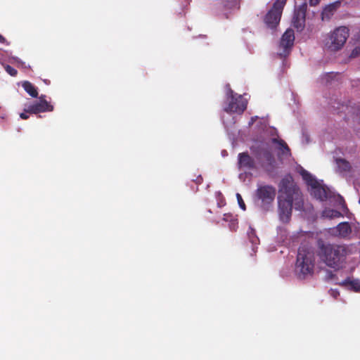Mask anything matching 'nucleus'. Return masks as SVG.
Instances as JSON below:
<instances>
[{
    "label": "nucleus",
    "instance_id": "28",
    "mask_svg": "<svg viewBox=\"0 0 360 360\" xmlns=\"http://www.w3.org/2000/svg\"><path fill=\"white\" fill-rule=\"evenodd\" d=\"M320 2V0H309V4L311 6H316Z\"/></svg>",
    "mask_w": 360,
    "mask_h": 360
},
{
    "label": "nucleus",
    "instance_id": "33",
    "mask_svg": "<svg viewBox=\"0 0 360 360\" xmlns=\"http://www.w3.org/2000/svg\"><path fill=\"white\" fill-rule=\"evenodd\" d=\"M359 204H360V198H359Z\"/></svg>",
    "mask_w": 360,
    "mask_h": 360
},
{
    "label": "nucleus",
    "instance_id": "3",
    "mask_svg": "<svg viewBox=\"0 0 360 360\" xmlns=\"http://www.w3.org/2000/svg\"><path fill=\"white\" fill-rule=\"evenodd\" d=\"M315 253L314 249L308 245H302L299 249L295 264V273L300 279H305L312 276L315 267Z\"/></svg>",
    "mask_w": 360,
    "mask_h": 360
},
{
    "label": "nucleus",
    "instance_id": "2",
    "mask_svg": "<svg viewBox=\"0 0 360 360\" xmlns=\"http://www.w3.org/2000/svg\"><path fill=\"white\" fill-rule=\"evenodd\" d=\"M318 256L326 266L335 269L342 268L346 262L348 248L345 245L318 243Z\"/></svg>",
    "mask_w": 360,
    "mask_h": 360
},
{
    "label": "nucleus",
    "instance_id": "17",
    "mask_svg": "<svg viewBox=\"0 0 360 360\" xmlns=\"http://www.w3.org/2000/svg\"><path fill=\"white\" fill-rule=\"evenodd\" d=\"M271 143L278 145V149L281 152L283 155H290V150L287 143L283 140L277 138H273L271 139Z\"/></svg>",
    "mask_w": 360,
    "mask_h": 360
},
{
    "label": "nucleus",
    "instance_id": "11",
    "mask_svg": "<svg viewBox=\"0 0 360 360\" xmlns=\"http://www.w3.org/2000/svg\"><path fill=\"white\" fill-rule=\"evenodd\" d=\"M307 8V3H303L295 10L292 23L297 31H302L304 28Z\"/></svg>",
    "mask_w": 360,
    "mask_h": 360
},
{
    "label": "nucleus",
    "instance_id": "20",
    "mask_svg": "<svg viewBox=\"0 0 360 360\" xmlns=\"http://www.w3.org/2000/svg\"><path fill=\"white\" fill-rule=\"evenodd\" d=\"M323 216L324 217H327L329 219H333V218H338L340 217H342V214L337 210H335L333 209H328V210H325L323 212Z\"/></svg>",
    "mask_w": 360,
    "mask_h": 360
},
{
    "label": "nucleus",
    "instance_id": "1",
    "mask_svg": "<svg viewBox=\"0 0 360 360\" xmlns=\"http://www.w3.org/2000/svg\"><path fill=\"white\" fill-rule=\"evenodd\" d=\"M278 188V205L279 217L283 222L287 223L290 219L293 204L295 210H303V197L291 175H287L283 177L279 184Z\"/></svg>",
    "mask_w": 360,
    "mask_h": 360
},
{
    "label": "nucleus",
    "instance_id": "31",
    "mask_svg": "<svg viewBox=\"0 0 360 360\" xmlns=\"http://www.w3.org/2000/svg\"><path fill=\"white\" fill-rule=\"evenodd\" d=\"M5 117H6V114H2V115H0V117H1V119H4V118H5Z\"/></svg>",
    "mask_w": 360,
    "mask_h": 360
},
{
    "label": "nucleus",
    "instance_id": "21",
    "mask_svg": "<svg viewBox=\"0 0 360 360\" xmlns=\"http://www.w3.org/2000/svg\"><path fill=\"white\" fill-rule=\"evenodd\" d=\"M240 1L241 0H226L224 6L226 9H238Z\"/></svg>",
    "mask_w": 360,
    "mask_h": 360
},
{
    "label": "nucleus",
    "instance_id": "16",
    "mask_svg": "<svg viewBox=\"0 0 360 360\" xmlns=\"http://www.w3.org/2000/svg\"><path fill=\"white\" fill-rule=\"evenodd\" d=\"M336 231L338 236L346 238L352 233V228L349 222H341L336 226Z\"/></svg>",
    "mask_w": 360,
    "mask_h": 360
},
{
    "label": "nucleus",
    "instance_id": "23",
    "mask_svg": "<svg viewBox=\"0 0 360 360\" xmlns=\"http://www.w3.org/2000/svg\"><path fill=\"white\" fill-rule=\"evenodd\" d=\"M335 10V6L333 5H330L328 6H327L323 11L322 13V15H323V18L325 16V15H327L328 16L329 15H332L333 11Z\"/></svg>",
    "mask_w": 360,
    "mask_h": 360
},
{
    "label": "nucleus",
    "instance_id": "13",
    "mask_svg": "<svg viewBox=\"0 0 360 360\" xmlns=\"http://www.w3.org/2000/svg\"><path fill=\"white\" fill-rule=\"evenodd\" d=\"M238 165L240 169H254L256 168L255 161L247 152L240 153L238 155Z\"/></svg>",
    "mask_w": 360,
    "mask_h": 360
},
{
    "label": "nucleus",
    "instance_id": "18",
    "mask_svg": "<svg viewBox=\"0 0 360 360\" xmlns=\"http://www.w3.org/2000/svg\"><path fill=\"white\" fill-rule=\"evenodd\" d=\"M22 86L24 90L32 97L37 98L38 96L37 89L31 82L25 81Z\"/></svg>",
    "mask_w": 360,
    "mask_h": 360
},
{
    "label": "nucleus",
    "instance_id": "24",
    "mask_svg": "<svg viewBox=\"0 0 360 360\" xmlns=\"http://www.w3.org/2000/svg\"><path fill=\"white\" fill-rule=\"evenodd\" d=\"M236 198H237V200H238V205L239 207L243 210H246V206H245V204L243 200V198L242 196L240 195V194L239 193H237L236 194Z\"/></svg>",
    "mask_w": 360,
    "mask_h": 360
},
{
    "label": "nucleus",
    "instance_id": "19",
    "mask_svg": "<svg viewBox=\"0 0 360 360\" xmlns=\"http://www.w3.org/2000/svg\"><path fill=\"white\" fill-rule=\"evenodd\" d=\"M223 219L229 221V228L232 231H236L238 227V219L231 214H224Z\"/></svg>",
    "mask_w": 360,
    "mask_h": 360
},
{
    "label": "nucleus",
    "instance_id": "6",
    "mask_svg": "<svg viewBox=\"0 0 360 360\" xmlns=\"http://www.w3.org/2000/svg\"><path fill=\"white\" fill-rule=\"evenodd\" d=\"M276 195L275 187L271 185L259 186L255 191V198L260 201V206L264 210H268L274 202Z\"/></svg>",
    "mask_w": 360,
    "mask_h": 360
},
{
    "label": "nucleus",
    "instance_id": "27",
    "mask_svg": "<svg viewBox=\"0 0 360 360\" xmlns=\"http://www.w3.org/2000/svg\"><path fill=\"white\" fill-rule=\"evenodd\" d=\"M28 112H26V111L25 110L24 112H22L20 114V118H22V120H27L28 119L29 117V115H27Z\"/></svg>",
    "mask_w": 360,
    "mask_h": 360
},
{
    "label": "nucleus",
    "instance_id": "7",
    "mask_svg": "<svg viewBox=\"0 0 360 360\" xmlns=\"http://www.w3.org/2000/svg\"><path fill=\"white\" fill-rule=\"evenodd\" d=\"M228 104L224 110L229 113L242 114L246 109L248 101L241 96L235 94L231 89L227 91Z\"/></svg>",
    "mask_w": 360,
    "mask_h": 360
},
{
    "label": "nucleus",
    "instance_id": "8",
    "mask_svg": "<svg viewBox=\"0 0 360 360\" xmlns=\"http://www.w3.org/2000/svg\"><path fill=\"white\" fill-rule=\"evenodd\" d=\"M349 37V29L347 27H339L334 30L330 37V45L329 49L331 51L340 49L346 42Z\"/></svg>",
    "mask_w": 360,
    "mask_h": 360
},
{
    "label": "nucleus",
    "instance_id": "10",
    "mask_svg": "<svg viewBox=\"0 0 360 360\" xmlns=\"http://www.w3.org/2000/svg\"><path fill=\"white\" fill-rule=\"evenodd\" d=\"M45 98V95H41L39 97V101L34 102L32 104L30 105L27 109H25L26 112L37 114L39 112L53 111V106L46 101Z\"/></svg>",
    "mask_w": 360,
    "mask_h": 360
},
{
    "label": "nucleus",
    "instance_id": "32",
    "mask_svg": "<svg viewBox=\"0 0 360 360\" xmlns=\"http://www.w3.org/2000/svg\"><path fill=\"white\" fill-rule=\"evenodd\" d=\"M339 295V292H334L333 296L336 297V295Z\"/></svg>",
    "mask_w": 360,
    "mask_h": 360
},
{
    "label": "nucleus",
    "instance_id": "12",
    "mask_svg": "<svg viewBox=\"0 0 360 360\" xmlns=\"http://www.w3.org/2000/svg\"><path fill=\"white\" fill-rule=\"evenodd\" d=\"M262 156L264 160L261 163V167L269 174L276 171L277 164L274 155L269 149L262 150Z\"/></svg>",
    "mask_w": 360,
    "mask_h": 360
},
{
    "label": "nucleus",
    "instance_id": "30",
    "mask_svg": "<svg viewBox=\"0 0 360 360\" xmlns=\"http://www.w3.org/2000/svg\"><path fill=\"white\" fill-rule=\"evenodd\" d=\"M197 184H200L202 182V178L200 175H199L196 179L195 180Z\"/></svg>",
    "mask_w": 360,
    "mask_h": 360
},
{
    "label": "nucleus",
    "instance_id": "25",
    "mask_svg": "<svg viewBox=\"0 0 360 360\" xmlns=\"http://www.w3.org/2000/svg\"><path fill=\"white\" fill-rule=\"evenodd\" d=\"M249 238L252 243H256L258 240V238L255 235V231L251 229L250 232L248 233Z\"/></svg>",
    "mask_w": 360,
    "mask_h": 360
},
{
    "label": "nucleus",
    "instance_id": "15",
    "mask_svg": "<svg viewBox=\"0 0 360 360\" xmlns=\"http://www.w3.org/2000/svg\"><path fill=\"white\" fill-rule=\"evenodd\" d=\"M339 285L356 292H360V281L359 279L347 277L339 283Z\"/></svg>",
    "mask_w": 360,
    "mask_h": 360
},
{
    "label": "nucleus",
    "instance_id": "22",
    "mask_svg": "<svg viewBox=\"0 0 360 360\" xmlns=\"http://www.w3.org/2000/svg\"><path fill=\"white\" fill-rule=\"evenodd\" d=\"M5 70L6 71V72L8 74H9L11 76H13V77L16 76L18 74L17 70L9 65H6L5 66Z\"/></svg>",
    "mask_w": 360,
    "mask_h": 360
},
{
    "label": "nucleus",
    "instance_id": "9",
    "mask_svg": "<svg viewBox=\"0 0 360 360\" xmlns=\"http://www.w3.org/2000/svg\"><path fill=\"white\" fill-rule=\"evenodd\" d=\"M295 34L292 29H288L282 35L278 55L281 58H286L290 53L291 49L294 44Z\"/></svg>",
    "mask_w": 360,
    "mask_h": 360
},
{
    "label": "nucleus",
    "instance_id": "26",
    "mask_svg": "<svg viewBox=\"0 0 360 360\" xmlns=\"http://www.w3.org/2000/svg\"><path fill=\"white\" fill-rule=\"evenodd\" d=\"M360 53V48H356L354 49L352 52L351 53L350 56L351 57H356Z\"/></svg>",
    "mask_w": 360,
    "mask_h": 360
},
{
    "label": "nucleus",
    "instance_id": "5",
    "mask_svg": "<svg viewBox=\"0 0 360 360\" xmlns=\"http://www.w3.org/2000/svg\"><path fill=\"white\" fill-rule=\"evenodd\" d=\"M286 2L287 0H276L274 3L271 8L264 18V22L267 27L275 29L278 25Z\"/></svg>",
    "mask_w": 360,
    "mask_h": 360
},
{
    "label": "nucleus",
    "instance_id": "29",
    "mask_svg": "<svg viewBox=\"0 0 360 360\" xmlns=\"http://www.w3.org/2000/svg\"><path fill=\"white\" fill-rule=\"evenodd\" d=\"M0 43L6 44V45L9 44V43L6 41V39L1 34H0Z\"/></svg>",
    "mask_w": 360,
    "mask_h": 360
},
{
    "label": "nucleus",
    "instance_id": "4",
    "mask_svg": "<svg viewBox=\"0 0 360 360\" xmlns=\"http://www.w3.org/2000/svg\"><path fill=\"white\" fill-rule=\"evenodd\" d=\"M300 175L307 186L311 188V193L315 198L321 201H324L330 197V190L321 185L308 171L302 168Z\"/></svg>",
    "mask_w": 360,
    "mask_h": 360
},
{
    "label": "nucleus",
    "instance_id": "14",
    "mask_svg": "<svg viewBox=\"0 0 360 360\" xmlns=\"http://www.w3.org/2000/svg\"><path fill=\"white\" fill-rule=\"evenodd\" d=\"M336 165V172L343 176H347L352 171L351 163L347 160L342 158L335 159Z\"/></svg>",
    "mask_w": 360,
    "mask_h": 360
}]
</instances>
